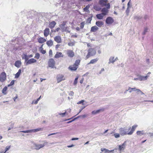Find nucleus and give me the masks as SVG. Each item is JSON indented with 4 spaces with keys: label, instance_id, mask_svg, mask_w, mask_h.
I'll return each mask as SVG.
<instances>
[{
    "label": "nucleus",
    "instance_id": "obj_63",
    "mask_svg": "<svg viewBox=\"0 0 153 153\" xmlns=\"http://www.w3.org/2000/svg\"><path fill=\"white\" fill-rule=\"evenodd\" d=\"M146 61L148 63H149V59H146Z\"/></svg>",
    "mask_w": 153,
    "mask_h": 153
},
{
    "label": "nucleus",
    "instance_id": "obj_32",
    "mask_svg": "<svg viewBox=\"0 0 153 153\" xmlns=\"http://www.w3.org/2000/svg\"><path fill=\"white\" fill-rule=\"evenodd\" d=\"M75 42H73L71 41H70L68 43V46H72L74 45Z\"/></svg>",
    "mask_w": 153,
    "mask_h": 153
},
{
    "label": "nucleus",
    "instance_id": "obj_51",
    "mask_svg": "<svg viewBox=\"0 0 153 153\" xmlns=\"http://www.w3.org/2000/svg\"><path fill=\"white\" fill-rule=\"evenodd\" d=\"M65 113H66V112H65L64 113H59V115H63V116H64L65 114Z\"/></svg>",
    "mask_w": 153,
    "mask_h": 153
},
{
    "label": "nucleus",
    "instance_id": "obj_41",
    "mask_svg": "<svg viewBox=\"0 0 153 153\" xmlns=\"http://www.w3.org/2000/svg\"><path fill=\"white\" fill-rule=\"evenodd\" d=\"M114 136L116 138L119 137L120 136V134L118 133H115L114 134Z\"/></svg>",
    "mask_w": 153,
    "mask_h": 153
},
{
    "label": "nucleus",
    "instance_id": "obj_12",
    "mask_svg": "<svg viewBox=\"0 0 153 153\" xmlns=\"http://www.w3.org/2000/svg\"><path fill=\"white\" fill-rule=\"evenodd\" d=\"M54 40L58 43H60L62 42L61 37L59 36H56L54 38Z\"/></svg>",
    "mask_w": 153,
    "mask_h": 153
},
{
    "label": "nucleus",
    "instance_id": "obj_18",
    "mask_svg": "<svg viewBox=\"0 0 153 153\" xmlns=\"http://www.w3.org/2000/svg\"><path fill=\"white\" fill-rule=\"evenodd\" d=\"M56 24V23L54 21H53L50 23L49 24V27L51 29H52L54 27Z\"/></svg>",
    "mask_w": 153,
    "mask_h": 153
},
{
    "label": "nucleus",
    "instance_id": "obj_36",
    "mask_svg": "<svg viewBox=\"0 0 153 153\" xmlns=\"http://www.w3.org/2000/svg\"><path fill=\"white\" fill-rule=\"evenodd\" d=\"M40 57V54L39 53H36L35 54V56L34 58L37 59H39Z\"/></svg>",
    "mask_w": 153,
    "mask_h": 153
},
{
    "label": "nucleus",
    "instance_id": "obj_40",
    "mask_svg": "<svg viewBox=\"0 0 153 153\" xmlns=\"http://www.w3.org/2000/svg\"><path fill=\"white\" fill-rule=\"evenodd\" d=\"M49 56L50 57H51L53 55V52L52 50L50 49L49 52Z\"/></svg>",
    "mask_w": 153,
    "mask_h": 153
},
{
    "label": "nucleus",
    "instance_id": "obj_3",
    "mask_svg": "<svg viewBox=\"0 0 153 153\" xmlns=\"http://www.w3.org/2000/svg\"><path fill=\"white\" fill-rule=\"evenodd\" d=\"M96 53V51L94 48H89L88 50V53L85 57V59H88L90 57L95 55Z\"/></svg>",
    "mask_w": 153,
    "mask_h": 153
},
{
    "label": "nucleus",
    "instance_id": "obj_48",
    "mask_svg": "<svg viewBox=\"0 0 153 153\" xmlns=\"http://www.w3.org/2000/svg\"><path fill=\"white\" fill-rule=\"evenodd\" d=\"M84 102V100H82L81 101L78 102H77V103L78 104H81V103H83Z\"/></svg>",
    "mask_w": 153,
    "mask_h": 153
},
{
    "label": "nucleus",
    "instance_id": "obj_38",
    "mask_svg": "<svg viewBox=\"0 0 153 153\" xmlns=\"http://www.w3.org/2000/svg\"><path fill=\"white\" fill-rule=\"evenodd\" d=\"M15 81L14 80H13L11 81L10 84H8L7 85L8 87H9L13 85Z\"/></svg>",
    "mask_w": 153,
    "mask_h": 153
},
{
    "label": "nucleus",
    "instance_id": "obj_44",
    "mask_svg": "<svg viewBox=\"0 0 153 153\" xmlns=\"http://www.w3.org/2000/svg\"><path fill=\"white\" fill-rule=\"evenodd\" d=\"M148 30V28L147 27H146L144 30V31L143 32V34H145L146 32H147Z\"/></svg>",
    "mask_w": 153,
    "mask_h": 153
},
{
    "label": "nucleus",
    "instance_id": "obj_39",
    "mask_svg": "<svg viewBox=\"0 0 153 153\" xmlns=\"http://www.w3.org/2000/svg\"><path fill=\"white\" fill-rule=\"evenodd\" d=\"M148 76H143L141 77V80H146L148 78Z\"/></svg>",
    "mask_w": 153,
    "mask_h": 153
},
{
    "label": "nucleus",
    "instance_id": "obj_6",
    "mask_svg": "<svg viewBox=\"0 0 153 153\" xmlns=\"http://www.w3.org/2000/svg\"><path fill=\"white\" fill-rule=\"evenodd\" d=\"M48 64L49 67L53 68L55 66V62L53 58H51L49 59Z\"/></svg>",
    "mask_w": 153,
    "mask_h": 153
},
{
    "label": "nucleus",
    "instance_id": "obj_14",
    "mask_svg": "<svg viewBox=\"0 0 153 153\" xmlns=\"http://www.w3.org/2000/svg\"><path fill=\"white\" fill-rule=\"evenodd\" d=\"M37 62V61L36 59H33L32 58L29 59V60H28L26 62V64L27 65L30 64L34 63H35Z\"/></svg>",
    "mask_w": 153,
    "mask_h": 153
},
{
    "label": "nucleus",
    "instance_id": "obj_64",
    "mask_svg": "<svg viewBox=\"0 0 153 153\" xmlns=\"http://www.w3.org/2000/svg\"><path fill=\"white\" fill-rule=\"evenodd\" d=\"M38 101H37V100H36L35 101V102L34 103V104H36L37 103H38Z\"/></svg>",
    "mask_w": 153,
    "mask_h": 153
},
{
    "label": "nucleus",
    "instance_id": "obj_58",
    "mask_svg": "<svg viewBox=\"0 0 153 153\" xmlns=\"http://www.w3.org/2000/svg\"><path fill=\"white\" fill-rule=\"evenodd\" d=\"M87 46L88 47H91V44L89 43H87Z\"/></svg>",
    "mask_w": 153,
    "mask_h": 153
},
{
    "label": "nucleus",
    "instance_id": "obj_57",
    "mask_svg": "<svg viewBox=\"0 0 153 153\" xmlns=\"http://www.w3.org/2000/svg\"><path fill=\"white\" fill-rule=\"evenodd\" d=\"M18 96L17 95H16L13 98V100L14 101H15L16 100Z\"/></svg>",
    "mask_w": 153,
    "mask_h": 153
},
{
    "label": "nucleus",
    "instance_id": "obj_10",
    "mask_svg": "<svg viewBox=\"0 0 153 153\" xmlns=\"http://www.w3.org/2000/svg\"><path fill=\"white\" fill-rule=\"evenodd\" d=\"M43 130V128H38L31 130H27L26 131H22V132L24 133L31 132H36L40 131H42Z\"/></svg>",
    "mask_w": 153,
    "mask_h": 153
},
{
    "label": "nucleus",
    "instance_id": "obj_11",
    "mask_svg": "<svg viewBox=\"0 0 153 153\" xmlns=\"http://www.w3.org/2000/svg\"><path fill=\"white\" fill-rule=\"evenodd\" d=\"M44 143L42 144H35V149H36L38 150L44 147L45 145L47 143V142L44 141Z\"/></svg>",
    "mask_w": 153,
    "mask_h": 153
},
{
    "label": "nucleus",
    "instance_id": "obj_45",
    "mask_svg": "<svg viewBox=\"0 0 153 153\" xmlns=\"http://www.w3.org/2000/svg\"><path fill=\"white\" fill-rule=\"evenodd\" d=\"M60 29V28L59 27H58L54 31V32H58Z\"/></svg>",
    "mask_w": 153,
    "mask_h": 153
},
{
    "label": "nucleus",
    "instance_id": "obj_8",
    "mask_svg": "<svg viewBox=\"0 0 153 153\" xmlns=\"http://www.w3.org/2000/svg\"><path fill=\"white\" fill-rule=\"evenodd\" d=\"M66 54L67 56L70 58L74 57L75 55L74 53L73 50H67L66 51Z\"/></svg>",
    "mask_w": 153,
    "mask_h": 153
},
{
    "label": "nucleus",
    "instance_id": "obj_17",
    "mask_svg": "<svg viewBox=\"0 0 153 153\" xmlns=\"http://www.w3.org/2000/svg\"><path fill=\"white\" fill-rule=\"evenodd\" d=\"M50 30L48 28H46L44 30V35L45 37H47L50 33Z\"/></svg>",
    "mask_w": 153,
    "mask_h": 153
},
{
    "label": "nucleus",
    "instance_id": "obj_54",
    "mask_svg": "<svg viewBox=\"0 0 153 153\" xmlns=\"http://www.w3.org/2000/svg\"><path fill=\"white\" fill-rule=\"evenodd\" d=\"M74 146V145L73 144H72V145H71L68 146H67V147H68V148H71V147H73Z\"/></svg>",
    "mask_w": 153,
    "mask_h": 153
},
{
    "label": "nucleus",
    "instance_id": "obj_59",
    "mask_svg": "<svg viewBox=\"0 0 153 153\" xmlns=\"http://www.w3.org/2000/svg\"><path fill=\"white\" fill-rule=\"evenodd\" d=\"M28 56V59L29 58H31V57H33V56L31 54V55H29L28 56Z\"/></svg>",
    "mask_w": 153,
    "mask_h": 153
},
{
    "label": "nucleus",
    "instance_id": "obj_31",
    "mask_svg": "<svg viewBox=\"0 0 153 153\" xmlns=\"http://www.w3.org/2000/svg\"><path fill=\"white\" fill-rule=\"evenodd\" d=\"M137 134L138 135H143L145 134L143 131H137Z\"/></svg>",
    "mask_w": 153,
    "mask_h": 153
},
{
    "label": "nucleus",
    "instance_id": "obj_2",
    "mask_svg": "<svg viewBox=\"0 0 153 153\" xmlns=\"http://www.w3.org/2000/svg\"><path fill=\"white\" fill-rule=\"evenodd\" d=\"M80 60L77 59L73 65H71L69 67L68 69L72 71H76L79 67V66L80 64Z\"/></svg>",
    "mask_w": 153,
    "mask_h": 153
},
{
    "label": "nucleus",
    "instance_id": "obj_35",
    "mask_svg": "<svg viewBox=\"0 0 153 153\" xmlns=\"http://www.w3.org/2000/svg\"><path fill=\"white\" fill-rule=\"evenodd\" d=\"M90 7V5H88L86 6V7L84 8L83 9L84 11H87L89 9Z\"/></svg>",
    "mask_w": 153,
    "mask_h": 153
},
{
    "label": "nucleus",
    "instance_id": "obj_7",
    "mask_svg": "<svg viewBox=\"0 0 153 153\" xmlns=\"http://www.w3.org/2000/svg\"><path fill=\"white\" fill-rule=\"evenodd\" d=\"M57 83H59L63 80L65 79L64 76L62 74H59L57 75L56 77Z\"/></svg>",
    "mask_w": 153,
    "mask_h": 153
},
{
    "label": "nucleus",
    "instance_id": "obj_29",
    "mask_svg": "<svg viewBox=\"0 0 153 153\" xmlns=\"http://www.w3.org/2000/svg\"><path fill=\"white\" fill-rule=\"evenodd\" d=\"M131 89H132L133 91H136L137 92H140L142 94H144L143 93L142 91H141L140 90L138 89H137L135 88H132Z\"/></svg>",
    "mask_w": 153,
    "mask_h": 153
},
{
    "label": "nucleus",
    "instance_id": "obj_1",
    "mask_svg": "<svg viewBox=\"0 0 153 153\" xmlns=\"http://www.w3.org/2000/svg\"><path fill=\"white\" fill-rule=\"evenodd\" d=\"M137 127V125H134L131 128L130 127L128 129V131L131 130V131L129 132L126 131V129L124 128H120L119 129L120 133L122 135H124L126 134L129 135H131L135 130Z\"/></svg>",
    "mask_w": 153,
    "mask_h": 153
},
{
    "label": "nucleus",
    "instance_id": "obj_26",
    "mask_svg": "<svg viewBox=\"0 0 153 153\" xmlns=\"http://www.w3.org/2000/svg\"><path fill=\"white\" fill-rule=\"evenodd\" d=\"M21 72V69H19V70L18 72H17L15 74V78H18L19 77V76L20 75Z\"/></svg>",
    "mask_w": 153,
    "mask_h": 153
},
{
    "label": "nucleus",
    "instance_id": "obj_55",
    "mask_svg": "<svg viewBox=\"0 0 153 153\" xmlns=\"http://www.w3.org/2000/svg\"><path fill=\"white\" fill-rule=\"evenodd\" d=\"M96 111H94L92 112V114H96Z\"/></svg>",
    "mask_w": 153,
    "mask_h": 153
},
{
    "label": "nucleus",
    "instance_id": "obj_9",
    "mask_svg": "<svg viewBox=\"0 0 153 153\" xmlns=\"http://www.w3.org/2000/svg\"><path fill=\"white\" fill-rule=\"evenodd\" d=\"M113 19L111 17H108L106 19L105 23L108 25H111L114 22Z\"/></svg>",
    "mask_w": 153,
    "mask_h": 153
},
{
    "label": "nucleus",
    "instance_id": "obj_22",
    "mask_svg": "<svg viewBox=\"0 0 153 153\" xmlns=\"http://www.w3.org/2000/svg\"><path fill=\"white\" fill-rule=\"evenodd\" d=\"M104 16V15L102 13L97 14L96 16L97 18L100 19H102Z\"/></svg>",
    "mask_w": 153,
    "mask_h": 153
},
{
    "label": "nucleus",
    "instance_id": "obj_30",
    "mask_svg": "<svg viewBox=\"0 0 153 153\" xmlns=\"http://www.w3.org/2000/svg\"><path fill=\"white\" fill-rule=\"evenodd\" d=\"M7 89V87L5 86L2 89V92L4 94H7L6 91Z\"/></svg>",
    "mask_w": 153,
    "mask_h": 153
},
{
    "label": "nucleus",
    "instance_id": "obj_5",
    "mask_svg": "<svg viewBox=\"0 0 153 153\" xmlns=\"http://www.w3.org/2000/svg\"><path fill=\"white\" fill-rule=\"evenodd\" d=\"M7 79V75L5 72H3L0 74V82H3Z\"/></svg>",
    "mask_w": 153,
    "mask_h": 153
},
{
    "label": "nucleus",
    "instance_id": "obj_60",
    "mask_svg": "<svg viewBox=\"0 0 153 153\" xmlns=\"http://www.w3.org/2000/svg\"><path fill=\"white\" fill-rule=\"evenodd\" d=\"M71 37H77V36L75 35H72Z\"/></svg>",
    "mask_w": 153,
    "mask_h": 153
},
{
    "label": "nucleus",
    "instance_id": "obj_42",
    "mask_svg": "<svg viewBox=\"0 0 153 153\" xmlns=\"http://www.w3.org/2000/svg\"><path fill=\"white\" fill-rule=\"evenodd\" d=\"M40 52L41 53H42L43 54H45L46 53V51L44 49L40 50Z\"/></svg>",
    "mask_w": 153,
    "mask_h": 153
},
{
    "label": "nucleus",
    "instance_id": "obj_50",
    "mask_svg": "<svg viewBox=\"0 0 153 153\" xmlns=\"http://www.w3.org/2000/svg\"><path fill=\"white\" fill-rule=\"evenodd\" d=\"M58 133V132H56V133H52V134H49L48 135V136H50L51 135H54V134H57V133Z\"/></svg>",
    "mask_w": 153,
    "mask_h": 153
},
{
    "label": "nucleus",
    "instance_id": "obj_28",
    "mask_svg": "<svg viewBox=\"0 0 153 153\" xmlns=\"http://www.w3.org/2000/svg\"><path fill=\"white\" fill-rule=\"evenodd\" d=\"M116 59H114V57H111L109 59V63H113L115 61Z\"/></svg>",
    "mask_w": 153,
    "mask_h": 153
},
{
    "label": "nucleus",
    "instance_id": "obj_37",
    "mask_svg": "<svg viewBox=\"0 0 153 153\" xmlns=\"http://www.w3.org/2000/svg\"><path fill=\"white\" fill-rule=\"evenodd\" d=\"M78 76H77L76 77V78H75V80H74V85H76L77 83V81H78Z\"/></svg>",
    "mask_w": 153,
    "mask_h": 153
},
{
    "label": "nucleus",
    "instance_id": "obj_21",
    "mask_svg": "<svg viewBox=\"0 0 153 153\" xmlns=\"http://www.w3.org/2000/svg\"><path fill=\"white\" fill-rule=\"evenodd\" d=\"M98 59L97 58H96L95 59H91L90 61V62L88 64H88H94V63H96L97 62V61H98Z\"/></svg>",
    "mask_w": 153,
    "mask_h": 153
},
{
    "label": "nucleus",
    "instance_id": "obj_62",
    "mask_svg": "<svg viewBox=\"0 0 153 153\" xmlns=\"http://www.w3.org/2000/svg\"><path fill=\"white\" fill-rule=\"evenodd\" d=\"M78 139V138H73L71 140H77Z\"/></svg>",
    "mask_w": 153,
    "mask_h": 153
},
{
    "label": "nucleus",
    "instance_id": "obj_43",
    "mask_svg": "<svg viewBox=\"0 0 153 153\" xmlns=\"http://www.w3.org/2000/svg\"><path fill=\"white\" fill-rule=\"evenodd\" d=\"M101 111H103V110L99 109V110H97V111H96V114L99 113Z\"/></svg>",
    "mask_w": 153,
    "mask_h": 153
},
{
    "label": "nucleus",
    "instance_id": "obj_16",
    "mask_svg": "<svg viewBox=\"0 0 153 153\" xmlns=\"http://www.w3.org/2000/svg\"><path fill=\"white\" fill-rule=\"evenodd\" d=\"M64 56L60 52H57L55 55L54 57L55 58H59V57H63Z\"/></svg>",
    "mask_w": 153,
    "mask_h": 153
},
{
    "label": "nucleus",
    "instance_id": "obj_13",
    "mask_svg": "<svg viewBox=\"0 0 153 153\" xmlns=\"http://www.w3.org/2000/svg\"><path fill=\"white\" fill-rule=\"evenodd\" d=\"M38 42L41 44H42L46 41V40L45 38L42 37H39L37 39Z\"/></svg>",
    "mask_w": 153,
    "mask_h": 153
},
{
    "label": "nucleus",
    "instance_id": "obj_4",
    "mask_svg": "<svg viewBox=\"0 0 153 153\" xmlns=\"http://www.w3.org/2000/svg\"><path fill=\"white\" fill-rule=\"evenodd\" d=\"M108 0H100L99 4L102 7L105 6L108 9H109L110 7V4L107 3Z\"/></svg>",
    "mask_w": 153,
    "mask_h": 153
},
{
    "label": "nucleus",
    "instance_id": "obj_15",
    "mask_svg": "<svg viewBox=\"0 0 153 153\" xmlns=\"http://www.w3.org/2000/svg\"><path fill=\"white\" fill-rule=\"evenodd\" d=\"M108 9L107 8H103L101 11L102 12V13L104 15V16L106 15L107 14L108 12Z\"/></svg>",
    "mask_w": 153,
    "mask_h": 153
},
{
    "label": "nucleus",
    "instance_id": "obj_27",
    "mask_svg": "<svg viewBox=\"0 0 153 153\" xmlns=\"http://www.w3.org/2000/svg\"><path fill=\"white\" fill-rule=\"evenodd\" d=\"M22 59H25L26 62L28 60V56H27L26 54H23V56H22Z\"/></svg>",
    "mask_w": 153,
    "mask_h": 153
},
{
    "label": "nucleus",
    "instance_id": "obj_52",
    "mask_svg": "<svg viewBox=\"0 0 153 153\" xmlns=\"http://www.w3.org/2000/svg\"><path fill=\"white\" fill-rule=\"evenodd\" d=\"M83 81H84V78H82L81 79L80 81V83L81 84H82L83 83Z\"/></svg>",
    "mask_w": 153,
    "mask_h": 153
},
{
    "label": "nucleus",
    "instance_id": "obj_46",
    "mask_svg": "<svg viewBox=\"0 0 153 153\" xmlns=\"http://www.w3.org/2000/svg\"><path fill=\"white\" fill-rule=\"evenodd\" d=\"M131 88H131L129 87L128 90L129 91L130 93H131L132 91H133V90H132V89H131Z\"/></svg>",
    "mask_w": 153,
    "mask_h": 153
},
{
    "label": "nucleus",
    "instance_id": "obj_47",
    "mask_svg": "<svg viewBox=\"0 0 153 153\" xmlns=\"http://www.w3.org/2000/svg\"><path fill=\"white\" fill-rule=\"evenodd\" d=\"M74 94V93L73 91H71L69 94V95L71 96H73Z\"/></svg>",
    "mask_w": 153,
    "mask_h": 153
},
{
    "label": "nucleus",
    "instance_id": "obj_53",
    "mask_svg": "<svg viewBox=\"0 0 153 153\" xmlns=\"http://www.w3.org/2000/svg\"><path fill=\"white\" fill-rule=\"evenodd\" d=\"M91 18H89L87 19V21H89V23H91Z\"/></svg>",
    "mask_w": 153,
    "mask_h": 153
},
{
    "label": "nucleus",
    "instance_id": "obj_20",
    "mask_svg": "<svg viewBox=\"0 0 153 153\" xmlns=\"http://www.w3.org/2000/svg\"><path fill=\"white\" fill-rule=\"evenodd\" d=\"M96 24L98 27H100L103 25L104 23L102 21H98L96 22Z\"/></svg>",
    "mask_w": 153,
    "mask_h": 153
},
{
    "label": "nucleus",
    "instance_id": "obj_56",
    "mask_svg": "<svg viewBox=\"0 0 153 153\" xmlns=\"http://www.w3.org/2000/svg\"><path fill=\"white\" fill-rule=\"evenodd\" d=\"M80 28H79V27H77L76 28V30L77 31H79V30H80Z\"/></svg>",
    "mask_w": 153,
    "mask_h": 153
},
{
    "label": "nucleus",
    "instance_id": "obj_34",
    "mask_svg": "<svg viewBox=\"0 0 153 153\" xmlns=\"http://www.w3.org/2000/svg\"><path fill=\"white\" fill-rule=\"evenodd\" d=\"M10 146H8L6 147L5 151L4 152H2L1 153H5L7 151L9 150L10 148Z\"/></svg>",
    "mask_w": 153,
    "mask_h": 153
},
{
    "label": "nucleus",
    "instance_id": "obj_23",
    "mask_svg": "<svg viewBox=\"0 0 153 153\" xmlns=\"http://www.w3.org/2000/svg\"><path fill=\"white\" fill-rule=\"evenodd\" d=\"M126 145L125 142L122 145H119V149L120 151L124 150Z\"/></svg>",
    "mask_w": 153,
    "mask_h": 153
},
{
    "label": "nucleus",
    "instance_id": "obj_61",
    "mask_svg": "<svg viewBox=\"0 0 153 153\" xmlns=\"http://www.w3.org/2000/svg\"><path fill=\"white\" fill-rule=\"evenodd\" d=\"M45 80V79H42V78H40V81H41V82H42L43 80Z\"/></svg>",
    "mask_w": 153,
    "mask_h": 153
},
{
    "label": "nucleus",
    "instance_id": "obj_49",
    "mask_svg": "<svg viewBox=\"0 0 153 153\" xmlns=\"http://www.w3.org/2000/svg\"><path fill=\"white\" fill-rule=\"evenodd\" d=\"M43 45H44L43 44L42 45H41V46L40 47V48H39L40 51L43 49Z\"/></svg>",
    "mask_w": 153,
    "mask_h": 153
},
{
    "label": "nucleus",
    "instance_id": "obj_33",
    "mask_svg": "<svg viewBox=\"0 0 153 153\" xmlns=\"http://www.w3.org/2000/svg\"><path fill=\"white\" fill-rule=\"evenodd\" d=\"M85 25V22H83L81 23L80 27V29H82L83 28L84 26Z\"/></svg>",
    "mask_w": 153,
    "mask_h": 153
},
{
    "label": "nucleus",
    "instance_id": "obj_24",
    "mask_svg": "<svg viewBox=\"0 0 153 153\" xmlns=\"http://www.w3.org/2000/svg\"><path fill=\"white\" fill-rule=\"evenodd\" d=\"M46 44L49 47H51L53 45V42L51 40L48 41L46 42Z\"/></svg>",
    "mask_w": 153,
    "mask_h": 153
},
{
    "label": "nucleus",
    "instance_id": "obj_25",
    "mask_svg": "<svg viewBox=\"0 0 153 153\" xmlns=\"http://www.w3.org/2000/svg\"><path fill=\"white\" fill-rule=\"evenodd\" d=\"M98 29V28L96 26L92 27L91 28V31L95 32Z\"/></svg>",
    "mask_w": 153,
    "mask_h": 153
},
{
    "label": "nucleus",
    "instance_id": "obj_19",
    "mask_svg": "<svg viewBox=\"0 0 153 153\" xmlns=\"http://www.w3.org/2000/svg\"><path fill=\"white\" fill-rule=\"evenodd\" d=\"M22 64L20 60H17L15 63V65L17 68H19Z\"/></svg>",
    "mask_w": 153,
    "mask_h": 153
}]
</instances>
